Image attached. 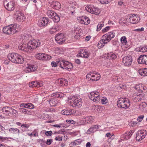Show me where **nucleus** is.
Returning a JSON list of instances; mask_svg holds the SVG:
<instances>
[{
	"label": "nucleus",
	"mask_w": 147,
	"mask_h": 147,
	"mask_svg": "<svg viewBox=\"0 0 147 147\" xmlns=\"http://www.w3.org/2000/svg\"><path fill=\"white\" fill-rule=\"evenodd\" d=\"M115 33L113 31L110 32L103 35L101 37L100 40L99 41L98 45L103 47L104 44L109 42L112 38L115 36Z\"/></svg>",
	"instance_id": "obj_1"
},
{
	"label": "nucleus",
	"mask_w": 147,
	"mask_h": 147,
	"mask_svg": "<svg viewBox=\"0 0 147 147\" xmlns=\"http://www.w3.org/2000/svg\"><path fill=\"white\" fill-rule=\"evenodd\" d=\"M20 28V26L18 24H12L4 27L3 31L4 33L7 34H13L18 31Z\"/></svg>",
	"instance_id": "obj_2"
},
{
	"label": "nucleus",
	"mask_w": 147,
	"mask_h": 147,
	"mask_svg": "<svg viewBox=\"0 0 147 147\" xmlns=\"http://www.w3.org/2000/svg\"><path fill=\"white\" fill-rule=\"evenodd\" d=\"M57 64L61 68L67 69L68 71H70L73 68L72 64L68 61L65 60H61L59 59L56 60Z\"/></svg>",
	"instance_id": "obj_3"
},
{
	"label": "nucleus",
	"mask_w": 147,
	"mask_h": 147,
	"mask_svg": "<svg viewBox=\"0 0 147 147\" xmlns=\"http://www.w3.org/2000/svg\"><path fill=\"white\" fill-rule=\"evenodd\" d=\"M130 102L127 98H120L117 102L118 107L121 109H127L129 107Z\"/></svg>",
	"instance_id": "obj_4"
},
{
	"label": "nucleus",
	"mask_w": 147,
	"mask_h": 147,
	"mask_svg": "<svg viewBox=\"0 0 147 147\" xmlns=\"http://www.w3.org/2000/svg\"><path fill=\"white\" fill-rule=\"evenodd\" d=\"M3 4L5 8L8 11H13L15 8V3L13 0H5Z\"/></svg>",
	"instance_id": "obj_5"
},
{
	"label": "nucleus",
	"mask_w": 147,
	"mask_h": 147,
	"mask_svg": "<svg viewBox=\"0 0 147 147\" xmlns=\"http://www.w3.org/2000/svg\"><path fill=\"white\" fill-rule=\"evenodd\" d=\"M127 22H123L125 23L126 22H130L132 24H136L140 20V18L138 16H137L134 14L129 15L126 19Z\"/></svg>",
	"instance_id": "obj_6"
},
{
	"label": "nucleus",
	"mask_w": 147,
	"mask_h": 147,
	"mask_svg": "<svg viewBox=\"0 0 147 147\" xmlns=\"http://www.w3.org/2000/svg\"><path fill=\"white\" fill-rule=\"evenodd\" d=\"M47 14L49 18L53 19L54 22H58L59 21V16L54 11L48 10L47 11Z\"/></svg>",
	"instance_id": "obj_7"
},
{
	"label": "nucleus",
	"mask_w": 147,
	"mask_h": 147,
	"mask_svg": "<svg viewBox=\"0 0 147 147\" xmlns=\"http://www.w3.org/2000/svg\"><path fill=\"white\" fill-rule=\"evenodd\" d=\"M40 41L38 39L31 40L28 43V46L30 49H33L39 46Z\"/></svg>",
	"instance_id": "obj_8"
},
{
	"label": "nucleus",
	"mask_w": 147,
	"mask_h": 147,
	"mask_svg": "<svg viewBox=\"0 0 147 147\" xmlns=\"http://www.w3.org/2000/svg\"><path fill=\"white\" fill-rule=\"evenodd\" d=\"M88 96L90 99L95 102H98L100 100L99 94L97 91L91 92Z\"/></svg>",
	"instance_id": "obj_9"
},
{
	"label": "nucleus",
	"mask_w": 147,
	"mask_h": 147,
	"mask_svg": "<svg viewBox=\"0 0 147 147\" xmlns=\"http://www.w3.org/2000/svg\"><path fill=\"white\" fill-rule=\"evenodd\" d=\"M146 134L145 130L138 131L136 134V140L138 141H141L145 138Z\"/></svg>",
	"instance_id": "obj_10"
},
{
	"label": "nucleus",
	"mask_w": 147,
	"mask_h": 147,
	"mask_svg": "<svg viewBox=\"0 0 147 147\" xmlns=\"http://www.w3.org/2000/svg\"><path fill=\"white\" fill-rule=\"evenodd\" d=\"M35 57L37 59L42 60H49L51 58V56L42 53H39L36 55Z\"/></svg>",
	"instance_id": "obj_11"
},
{
	"label": "nucleus",
	"mask_w": 147,
	"mask_h": 147,
	"mask_svg": "<svg viewBox=\"0 0 147 147\" xmlns=\"http://www.w3.org/2000/svg\"><path fill=\"white\" fill-rule=\"evenodd\" d=\"M15 15L16 21L18 22H23L25 19L24 14L20 11H17Z\"/></svg>",
	"instance_id": "obj_12"
},
{
	"label": "nucleus",
	"mask_w": 147,
	"mask_h": 147,
	"mask_svg": "<svg viewBox=\"0 0 147 147\" xmlns=\"http://www.w3.org/2000/svg\"><path fill=\"white\" fill-rule=\"evenodd\" d=\"M85 9L87 11L95 15H98L100 13V11L98 8H92L91 5L86 6Z\"/></svg>",
	"instance_id": "obj_13"
},
{
	"label": "nucleus",
	"mask_w": 147,
	"mask_h": 147,
	"mask_svg": "<svg viewBox=\"0 0 147 147\" xmlns=\"http://www.w3.org/2000/svg\"><path fill=\"white\" fill-rule=\"evenodd\" d=\"M144 98V96L143 94H139L137 92L133 94L132 96L133 101L135 102L140 101Z\"/></svg>",
	"instance_id": "obj_14"
},
{
	"label": "nucleus",
	"mask_w": 147,
	"mask_h": 147,
	"mask_svg": "<svg viewBox=\"0 0 147 147\" xmlns=\"http://www.w3.org/2000/svg\"><path fill=\"white\" fill-rule=\"evenodd\" d=\"M132 61V57L130 55L125 57L122 59L123 63L126 66L130 65Z\"/></svg>",
	"instance_id": "obj_15"
},
{
	"label": "nucleus",
	"mask_w": 147,
	"mask_h": 147,
	"mask_svg": "<svg viewBox=\"0 0 147 147\" xmlns=\"http://www.w3.org/2000/svg\"><path fill=\"white\" fill-rule=\"evenodd\" d=\"M55 39L57 42L61 44L63 43L65 41L64 35L62 33H58L55 37Z\"/></svg>",
	"instance_id": "obj_16"
},
{
	"label": "nucleus",
	"mask_w": 147,
	"mask_h": 147,
	"mask_svg": "<svg viewBox=\"0 0 147 147\" xmlns=\"http://www.w3.org/2000/svg\"><path fill=\"white\" fill-rule=\"evenodd\" d=\"M73 103L72 105L74 107H81L82 102L81 98H78V97H74L73 98Z\"/></svg>",
	"instance_id": "obj_17"
},
{
	"label": "nucleus",
	"mask_w": 147,
	"mask_h": 147,
	"mask_svg": "<svg viewBox=\"0 0 147 147\" xmlns=\"http://www.w3.org/2000/svg\"><path fill=\"white\" fill-rule=\"evenodd\" d=\"M37 66L36 65L27 64L25 70L28 72H33L37 69Z\"/></svg>",
	"instance_id": "obj_18"
},
{
	"label": "nucleus",
	"mask_w": 147,
	"mask_h": 147,
	"mask_svg": "<svg viewBox=\"0 0 147 147\" xmlns=\"http://www.w3.org/2000/svg\"><path fill=\"white\" fill-rule=\"evenodd\" d=\"M79 53L77 55L78 57H81L85 58H87L89 55L88 51L84 49H80L79 51Z\"/></svg>",
	"instance_id": "obj_19"
},
{
	"label": "nucleus",
	"mask_w": 147,
	"mask_h": 147,
	"mask_svg": "<svg viewBox=\"0 0 147 147\" xmlns=\"http://www.w3.org/2000/svg\"><path fill=\"white\" fill-rule=\"evenodd\" d=\"M76 113L74 109H66L62 110L61 113L62 114L66 115H73Z\"/></svg>",
	"instance_id": "obj_20"
},
{
	"label": "nucleus",
	"mask_w": 147,
	"mask_h": 147,
	"mask_svg": "<svg viewBox=\"0 0 147 147\" xmlns=\"http://www.w3.org/2000/svg\"><path fill=\"white\" fill-rule=\"evenodd\" d=\"M138 62L140 64L147 65V55H141L138 59Z\"/></svg>",
	"instance_id": "obj_21"
},
{
	"label": "nucleus",
	"mask_w": 147,
	"mask_h": 147,
	"mask_svg": "<svg viewBox=\"0 0 147 147\" xmlns=\"http://www.w3.org/2000/svg\"><path fill=\"white\" fill-rule=\"evenodd\" d=\"M29 86L30 87H40L43 86V84L41 81H33L30 83Z\"/></svg>",
	"instance_id": "obj_22"
},
{
	"label": "nucleus",
	"mask_w": 147,
	"mask_h": 147,
	"mask_svg": "<svg viewBox=\"0 0 147 147\" xmlns=\"http://www.w3.org/2000/svg\"><path fill=\"white\" fill-rule=\"evenodd\" d=\"M133 133L134 131H133L132 130H130L129 131L126 132L124 134L121 136V139L123 140V139H125L126 140H128L129 139Z\"/></svg>",
	"instance_id": "obj_23"
},
{
	"label": "nucleus",
	"mask_w": 147,
	"mask_h": 147,
	"mask_svg": "<svg viewBox=\"0 0 147 147\" xmlns=\"http://www.w3.org/2000/svg\"><path fill=\"white\" fill-rule=\"evenodd\" d=\"M49 22L48 18L46 17H44L41 20L38 22V26L40 27L45 26Z\"/></svg>",
	"instance_id": "obj_24"
},
{
	"label": "nucleus",
	"mask_w": 147,
	"mask_h": 147,
	"mask_svg": "<svg viewBox=\"0 0 147 147\" xmlns=\"http://www.w3.org/2000/svg\"><path fill=\"white\" fill-rule=\"evenodd\" d=\"M18 48L19 49L25 52H28L29 50L30 49L28 48V43L27 45L25 44H22V43L20 44L18 46Z\"/></svg>",
	"instance_id": "obj_25"
},
{
	"label": "nucleus",
	"mask_w": 147,
	"mask_h": 147,
	"mask_svg": "<svg viewBox=\"0 0 147 147\" xmlns=\"http://www.w3.org/2000/svg\"><path fill=\"white\" fill-rule=\"evenodd\" d=\"M49 102L51 106H55L59 105L60 101L56 98H52L49 101Z\"/></svg>",
	"instance_id": "obj_26"
},
{
	"label": "nucleus",
	"mask_w": 147,
	"mask_h": 147,
	"mask_svg": "<svg viewBox=\"0 0 147 147\" xmlns=\"http://www.w3.org/2000/svg\"><path fill=\"white\" fill-rule=\"evenodd\" d=\"M98 129V126L97 125H94L91 127L87 131V133L88 134L93 133Z\"/></svg>",
	"instance_id": "obj_27"
},
{
	"label": "nucleus",
	"mask_w": 147,
	"mask_h": 147,
	"mask_svg": "<svg viewBox=\"0 0 147 147\" xmlns=\"http://www.w3.org/2000/svg\"><path fill=\"white\" fill-rule=\"evenodd\" d=\"M15 60V62H14V63L20 64L23 63L24 61L23 57L18 54H17V56H16Z\"/></svg>",
	"instance_id": "obj_28"
},
{
	"label": "nucleus",
	"mask_w": 147,
	"mask_h": 147,
	"mask_svg": "<svg viewBox=\"0 0 147 147\" xmlns=\"http://www.w3.org/2000/svg\"><path fill=\"white\" fill-rule=\"evenodd\" d=\"M17 54L15 53H9L7 55V58L11 62L14 63L15 62V58L16 56H17Z\"/></svg>",
	"instance_id": "obj_29"
},
{
	"label": "nucleus",
	"mask_w": 147,
	"mask_h": 147,
	"mask_svg": "<svg viewBox=\"0 0 147 147\" xmlns=\"http://www.w3.org/2000/svg\"><path fill=\"white\" fill-rule=\"evenodd\" d=\"M51 6L56 9H59L61 8V4L60 3L57 1H53L51 3Z\"/></svg>",
	"instance_id": "obj_30"
},
{
	"label": "nucleus",
	"mask_w": 147,
	"mask_h": 147,
	"mask_svg": "<svg viewBox=\"0 0 147 147\" xmlns=\"http://www.w3.org/2000/svg\"><path fill=\"white\" fill-rule=\"evenodd\" d=\"M21 38L24 41H30L32 38V36L31 35L29 34L25 33L24 34L22 35Z\"/></svg>",
	"instance_id": "obj_31"
},
{
	"label": "nucleus",
	"mask_w": 147,
	"mask_h": 147,
	"mask_svg": "<svg viewBox=\"0 0 147 147\" xmlns=\"http://www.w3.org/2000/svg\"><path fill=\"white\" fill-rule=\"evenodd\" d=\"M80 22L82 24L88 25L90 23V20L88 17H85L81 20Z\"/></svg>",
	"instance_id": "obj_32"
},
{
	"label": "nucleus",
	"mask_w": 147,
	"mask_h": 147,
	"mask_svg": "<svg viewBox=\"0 0 147 147\" xmlns=\"http://www.w3.org/2000/svg\"><path fill=\"white\" fill-rule=\"evenodd\" d=\"M65 95L63 93L61 92H55L51 94L52 97L55 98H63Z\"/></svg>",
	"instance_id": "obj_33"
},
{
	"label": "nucleus",
	"mask_w": 147,
	"mask_h": 147,
	"mask_svg": "<svg viewBox=\"0 0 147 147\" xmlns=\"http://www.w3.org/2000/svg\"><path fill=\"white\" fill-rule=\"evenodd\" d=\"M81 30H82L79 28L77 31L74 33L75 39H79L80 38V36L82 34Z\"/></svg>",
	"instance_id": "obj_34"
},
{
	"label": "nucleus",
	"mask_w": 147,
	"mask_h": 147,
	"mask_svg": "<svg viewBox=\"0 0 147 147\" xmlns=\"http://www.w3.org/2000/svg\"><path fill=\"white\" fill-rule=\"evenodd\" d=\"M58 82L61 86H66L68 85V81L65 79L62 78L59 79Z\"/></svg>",
	"instance_id": "obj_35"
},
{
	"label": "nucleus",
	"mask_w": 147,
	"mask_h": 147,
	"mask_svg": "<svg viewBox=\"0 0 147 147\" xmlns=\"http://www.w3.org/2000/svg\"><path fill=\"white\" fill-rule=\"evenodd\" d=\"M139 74L141 76H147V68H144L143 69H140L138 70Z\"/></svg>",
	"instance_id": "obj_36"
},
{
	"label": "nucleus",
	"mask_w": 147,
	"mask_h": 147,
	"mask_svg": "<svg viewBox=\"0 0 147 147\" xmlns=\"http://www.w3.org/2000/svg\"><path fill=\"white\" fill-rule=\"evenodd\" d=\"M58 25L56 24V25L53 26L52 28H50L49 32L51 34H53L56 32L59 29L58 28Z\"/></svg>",
	"instance_id": "obj_37"
},
{
	"label": "nucleus",
	"mask_w": 147,
	"mask_h": 147,
	"mask_svg": "<svg viewBox=\"0 0 147 147\" xmlns=\"http://www.w3.org/2000/svg\"><path fill=\"white\" fill-rule=\"evenodd\" d=\"M139 107L143 111H145L147 110V104L145 102H143L140 104Z\"/></svg>",
	"instance_id": "obj_38"
},
{
	"label": "nucleus",
	"mask_w": 147,
	"mask_h": 147,
	"mask_svg": "<svg viewBox=\"0 0 147 147\" xmlns=\"http://www.w3.org/2000/svg\"><path fill=\"white\" fill-rule=\"evenodd\" d=\"M117 56L113 52H111L107 54V58L108 59H116Z\"/></svg>",
	"instance_id": "obj_39"
},
{
	"label": "nucleus",
	"mask_w": 147,
	"mask_h": 147,
	"mask_svg": "<svg viewBox=\"0 0 147 147\" xmlns=\"http://www.w3.org/2000/svg\"><path fill=\"white\" fill-rule=\"evenodd\" d=\"M9 131L11 133L18 134V135L20 134V130L16 128H10L9 129Z\"/></svg>",
	"instance_id": "obj_40"
},
{
	"label": "nucleus",
	"mask_w": 147,
	"mask_h": 147,
	"mask_svg": "<svg viewBox=\"0 0 147 147\" xmlns=\"http://www.w3.org/2000/svg\"><path fill=\"white\" fill-rule=\"evenodd\" d=\"M136 88L138 90L140 91H143L145 90L146 89V87H144V85L142 84H139L136 86Z\"/></svg>",
	"instance_id": "obj_41"
},
{
	"label": "nucleus",
	"mask_w": 147,
	"mask_h": 147,
	"mask_svg": "<svg viewBox=\"0 0 147 147\" xmlns=\"http://www.w3.org/2000/svg\"><path fill=\"white\" fill-rule=\"evenodd\" d=\"M120 40L121 42L123 45H125L127 46H128V45L127 44V38L125 36H122Z\"/></svg>",
	"instance_id": "obj_42"
},
{
	"label": "nucleus",
	"mask_w": 147,
	"mask_h": 147,
	"mask_svg": "<svg viewBox=\"0 0 147 147\" xmlns=\"http://www.w3.org/2000/svg\"><path fill=\"white\" fill-rule=\"evenodd\" d=\"M20 111L22 113H24L25 114H30V112L28 111V110L26 109H25L22 108H21L19 109Z\"/></svg>",
	"instance_id": "obj_43"
},
{
	"label": "nucleus",
	"mask_w": 147,
	"mask_h": 147,
	"mask_svg": "<svg viewBox=\"0 0 147 147\" xmlns=\"http://www.w3.org/2000/svg\"><path fill=\"white\" fill-rule=\"evenodd\" d=\"M82 142V139H79L75 140L73 142V145L76 146L80 144Z\"/></svg>",
	"instance_id": "obj_44"
},
{
	"label": "nucleus",
	"mask_w": 147,
	"mask_h": 147,
	"mask_svg": "<svg viewBox=\"0 0 147 147\" xmlns=\"http://www.w3.org/2000/svg\"><path fill=\"white\" fill-rule=\"evenodd\" d=\"M104 25V22H100L97 26V30L98 31L100 30Z\"/></svg>",
	"instance_id": "obj_45"
},
{
	"label": "nucleus",
	"mask_w": 147,
	"mask_h": 147,
	"mask_svg": "<svg viewBox=\"0 0 147 147\" xmlns=\"http://www.w3.org/2000/svg\"><path fill=\"white\" fill-rule=\"evenodd\" d=\"M112 0H98L99 2L102 4H107L111 1Z\"/></svg>",
	"instance_id": "obj_46"
},
{
	"label": "nucleus",
	"mask_w": 147,
	"mask_h": 147,
	"mask_svg": "<svg viewBox=\"0 0 147 147\" xmlns=\"http://www.w3.org/2000/svg\"><path fill=\"white\" fill-rule=\"evenodd\" d=\"M96 74V76H95L96 78H95L93 79H90V80H91L92 81H96L98 80L100 78V76L99 74Z\"/></svg>",
	"instance_id": "obj_47"
},
{
	"label": "nucleus",
	"mask_w": 147,
	"mask_h": 147,
	"mask_svg": "<svg viewBox=\"0 0 147 147\" xmlns=\"http://www.w3.org/2000/svg\"><path fill=\"white\" fill-rule=\"evenodd\" d=\"M139 51L141 52H145L147 51V46L141 47L140 48Z\"/></svg>",
	"instance_id": "obj_48"
},
{
	"label": "nucleus",
	"mask_w": 147,
	"mask_h": 147,
	"mask_svg": "<svg viewBox=\"0 0 147 147\" xmlns=\"http://www.w3.org/2000/svg\"><path fill=\"white\" fill-rule=\"evenodd\" d=\"M8 109H6V111L3 113L7 115H8L9 114L11 113V107H8Z\"/></svg>",
	"instance_id": "obj_49"
},
{
	"label": "nucleus",
	"mask_w": 147,
	"mask_h": 147,
	"mask_svg": "<svg viewBox=\"0 0 147 147\" xmlns=\"http://www.w3.org/2000/svg\"><path fill=\"white\" fill-rule=\"evenodd\" d=\"M101 102L102 104H106L107 103V98L105 97H103V98L101 99Z\"/></svg>",
	"instance_id": "obj_50"
},
{
	"label": "nucleus",
	"mask_w": 147,
	"mask_h": 147,
	"mask_svg": "<svg viewBox=\"0 0 147 147\" xmlns=\"http://www.w3.org/2000/svg\"><path fill=\"white\" fill-rule=\"evenodd\" d=\"M45 131V135L47 136H51L53 134V132L52 131Z\"/></svg>",
	"instance_id": "obj_51"
},
{
	"label": "nucleus",
	"mask_w": 147,
	"mask_h": 147,
	"mask_svg": "<svg viewBox=\"0 0 147 147\" xmlns=\"http://www.w3.org/2000/svg\"><path fill=\"white\" fill-rule=\"evenodd\" d=\"M66 122L68 123H71V124H76V122L74 121L73 120H67Z\"/></svg>",
	"instance_id": "obj_52"
},
{
	"label": "nucleus",
	"mask_w": 147,
	"mask_h": 147,
	"mask_svg": "<svg viewBox=\"0 0 147 147\" xmlns=\"http://www.w3.org/2000/svg\"><path fill=\"white\" fill-rule=\"evenodd\" d=\"M27 108H29L30 109H32L34 108V106L32 104L30 103H27Z\"/></svg>",
	"instance_id": "obj_53"
},
{
	"label": "nucleus",
	"mask_w": 147,
	"mask_h": 147,
	"mask_svg": "<svg viewBox=\"0 0 147 147\" xmlns=\"http://www.w3.org/2000/svg\"><path fill=\"white\" fill-rule=\"evenodd\" d=\"M53 141L52 139H48L45 142L46 144L48 145H50L52 142Z\"/></svg>",
	"instance_id": "obj_54"
},
{
	"label": "nucleus",
	"mask_w": 147,
	"mask_h": 147,
	"mask_svg": "<svg viewBox=\"0 0 147 147\" xmlns=\"http://www.w3.org/2000/svg\"><path fill=\"white\" fill-rule=\"evenodd\" d=\"M144 117V115H141L139 116L137 118V120L139 122H141Z\"/></svg>",
	"instance_id": "obj_55"
},
{
	"label": "nucleus",
	"mask_w": 147,
	"mask_h": 147,
	"mask_svg": "<svg viewBox=\"0 0 147 147\" xmlns=\"http://www.w3.org/2000/svg\"><path fill=\"white\" fill-rule=\"evenodd\" d=\"M144 29V28L143 27H142L141 28H138L135 29L134 30V31L136 32H141L143 31Z\"/></svg>",
	"instance_id": "obj_56"
},
{
	"label": "nucleus",
	"mask_w": 147,
	"mask_h": 147,
	"mask_svg": "<svg viewBox=\"0 0 147 147\" xmlns=\"http://www.w3.org/2000/svg\"><path fill=\"white\" fill-rule=\"evenodd\" d=\"M20 107L23 108H27V103H22L20 104Z\"/></svg>",
	"instance_id": "obj_57"
},
{
	"label": "nucleus",
	"mask_w": 147,
	"mask_h": 147,
	"mask_svg": "<svg viewBox=\"0 0 147 147\" xmlns=\"http://www.w3.org/2000/svg\"><path fill=\"white\" fill-rule=\"evenodd\" d=\"M110 28L109 26H107L102 30V32H105L107 31Z\"/></svg>",
	"instance_id": "obj_58"
},
{
	"label": "nucleus",
	"mask_w": 147,
	"mask_h": 147,
	"mask_svg": "<svg viewBox=\"0 0 147 147\" xmlns=\"http://www.w3.org/2000/svg\"><path fill=\"white\" fill-rule=\"evenodd\" d=\"M10 110H11V113H13V114H17L18 113L17 111L16 110H15L13 109L11 107V109Z\"/></svg>",
	"instance_id": "obj_59"
},
{
	"label": "nucleus",
	"mask_w": 147,
	"mask_h": 147,
	"mask_svg": "<svg viewBox=\"0 0 147 147\" xmlns=\"http://www.w3.org/2000/svg\"><path fill=\"white\" fill-rule=\"evenodd\" d=\"M29 127V126L28 124H23L21 125V127H22L25 128L27 129Z\"/></svg>",
	"instance_id": "obj_60"
},
{
	"label": "nucleus",
	"mask_w": 147,
	"mask_h": 147,
	"mask_svg": "<svg viewBox=\"0 0 147 147\" xmlns=\"http://www.w3.org/2000/svg\"><path fill=\"white\" fill-rule=\"evenodd\" d=\"M119 87L123 89H126V86L124 84H120L119 85Z\"/></svg>",
	"instance_id": "obj_61"
},
{
	"label": "nucleus",
	"mask_w": 147,
	"mask_h": 147,
	"mask_svg": "<svg viewBox=\"0 0 147 147\" xmlns=\"http://www.w3.org/2000/svg\"><path fill=\"white\" fill-rule=\"evenodd\" d=\"M92 74V73H88L86 75V78H88V79H89V78L90 79H91V77Z\"/></svg>",
	"instance_id": "obj_62"
},
{
	"label": "nucleus",
	"mask_w": 147,
	"mask_h": 147,
	"mask_svg": "<svg viewBox=\"0 0 147 147\" xmlns=\"http://www.w3.org/2000/svg\"><path fill=\"white\" fill-rule=\"evenodd\" d=\"M55 140L57 141L58 140L59 141H61L62 140V138L58 136V137H56L55 138Z\"/></svg>",
	"instance_id": "obj_63"
},
{
	"label": "nucleus",
	"mask_w": 147,
	"mask_h": 147,
	"mask_svg": "<svg viewBox=\"0 0 147 147\" xmlns=\"http://www.w3.org/2000/svg\"><path fill=\"white\" fill-rule=\"evenodd\" d=\"M51 65L53 67H55L57 66L58 65L57 63L56 64V62H52L51 63Z\"/></svg>",
	"instance_id": "obj_64"
}]
</instances>
